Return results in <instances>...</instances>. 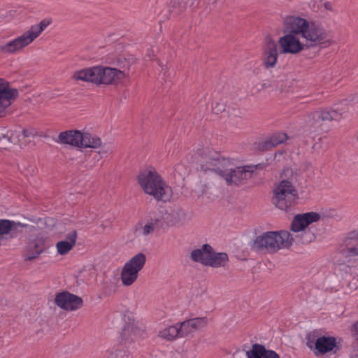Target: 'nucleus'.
Masks as SVG:
<instances>
[{"instance_id":"2","label":"nucleus","mask_w":358,"mask_h":358,"mask_svg":"<svg viewBox=\"0 0 358 358\" xmlns=\"http://www.w3.org/2000/svg\"><path fill=\"white\" fill-rule=\"evenodd\" d=\"M307 238H294L293 234L285 230L268 231L256 237L253 247L258 250L265 249L275 252L282 248H289L293 243H306Z\"/></svg>"},{"instance_id":"19","label":"nucleus","mask_w":358,"mask_h":358,"mask_svg":"<svg viewBox=\"0 0 358 358\" xmlns=\"http://www.w3.org/2000/svg\"><path fill=\"white\" fill-rule=\"evenodd\" d=\"M82 132L78 130H68L61 132L58 136L57 142L80 148L82 143Z\"/></svg>"},{"instance_id":"42","label":"nucleus","mask_w":358,"mask_h":358,"mask_svg":"<svg viewBox=\"0 0 358 358\" xmlns=\"http://www.w3.org/2000/svg\"><path fill=\"white\" fill-rule=\"evenodd\" d=\"M176 216H177V217H181L185 218V213L183 211H182V210H178V211H177V212L176 213Z\"/></svg>"},{"instance_id":"5","label":"nucleus","mask_w":358,"mask_h":358,"mask_svg":"<svg viewBox=\"0 0 358 358\" xmlns=\"http://www.w3.org/2000/svg\"><path fill=\"white\" fill-rule=\"evenodd\" d=\"M224 169L220 171L218 175L222 177L228 185H238L247 180L252 176V173L257 169H262V164L255 166H238L232 168L229 159L228 163L224 166Z\"/></svg>"},{"instance_id":"41","label":"nucleus","mask_w":358,"mask_h":358,"mask_svg":"<svg viewBox=\"0 0 358 358\" xmlns=\"http://www.w3.org/2000/svg\"><path fill=\"white\" fill-rule=\"evenodd\" d=\"M22 134H23L24 137H28V136L34 135V134L32 133L31 131H29V130H27V129H24L22 131Z\"/></svg>"},{"instance_id":"46","label":"nucleus","mask_w":358,"mask_h":358,"mask_svg":"<svg viewBox=\"0 0 358 358\" xmlns=\"http://www.w3.org/2000/svg\"><path fill=\"white\" fill-rule=\"evenodd\" d=\"M35 229V227H31V231L32 229Z\"/></svg>"},{"instance_id":"3","label":"nucleus","mask_w":358,"mask_h":358,"mask_svg":"<svg viewBox=\"0 0 358 358\" xmlns=\"http://www.w3.org/2000/svg\"><path fill=\"white\" fill-rule=\"evenodd\" d=\"M137 178L145 193L152 196L157 200L166 201L171 197V187L163 181L155 169L142 171Z\"/></svg>"},{"instance_id":"20","label":"nucleus","mask_w":358,"mask_h":358,"mask_svg":"<svg viewBox=\"0 0 358 358\" xmlns=\"http://www.w3.org/2000/svg\"><path fill=\"white\" fill-rule=\"evenodd\" d=\"M78 233L76 230H71L66 236V239L59 241L56 244L57 252L61 255L67 254L75 246Z\"/></svg>"},{"instance_id":"39","label":"nucleus","mask_w":358,"mask_h":358,"mask_svg":"<svg viewBox=\"0 0 358 358\" xmlns=\"http://www.w3.org/2000/svg\"><path fill=\"white\" fill-rule=\"evenodd\" d=\"M224 110L223 106L217 103L216 106L213 107V110L215 113H220L222 112Z\"/></svg>"},{"instance_id":"4","label":"nucleus","mask_w":358,"mask_h":358,"mask_svg":"<svg viewBox=\"0 0 358 358\" xmlns=\"http://www.w3.org/2000/svg\"><path fill=\"white\" fill-rule=\"evenodd\" d=\"M50 19H43L38 24L32 25L28 30L15 39L0 45V52L12 55L22 50L31 44L51 24Z\"/></svg>"},{"instance_id":"15","label":"nucleus","mask_w":358,"mask_h":358,"mask_svg":"<svg viewBox=\"0 0 358 358\" xmlns=\"http://www.w3.org/2000/svg\"><path fill=\"white\" fill-rule=\"evenodd\" d=\"M29 227L27 224L15 222L13 220H0V246L3 241H6L8 237L14 238L17 232H21L20 228Z\"/></svg>"},{"instance_id":"27","label":"nucleus","mask_w":358,"mask_h":358,"mask_svg":"<svg viewBox=\"0 0 358 358\" xmlns=\"http://www.w3.org/2000/svg\"><path fill=\"white\" fill-rule=\"evenodd\" d=\"M286 139L287 135L285 134H274L268 140L264 141L263 148L266 150L270 149L283 143Z\"/></svg>"},{"instance_id":"13","label":"nucleus","mask_w":358,"mask_h":358,"mask_svg":"<svg viewBox=\"0 0 358 358\" xmlns=\"http://www.w3.org/2000/svg\"><path fill=\"white\" fill-rule=\"evenodd\" d=\"M55 303L58 307L66 311H73L83 306L82 298L67 291L57 293Z\"/></svg>"},{"instance_id":"24","label":"nucleus","mask_w":358,"mask_h":358,"mask_svg":"<svg viewBox=\"0 0 358 358\" xmlns=\"http://www.w3.org/2000/svg\"><path fill=\"white\" fill-rule=\"evenodd\" d=\"M141 329L138 327L137 324L134 320H129L127 324L124 326L121 336L126 341H131L136 339L140 334Z\"/></svg>"},{"instance_id":"29","label":"nucleus","mask_w":358,"mask_h":358,"mask_svg":"<svg viewBox=\"0 0 358 358\" xmlns=\"http://www.w3.org/2000/svg\"><path fill=\"white\" fill-rule=\"evenodd\" d=\"M199 0H171L173 6L178 7L181 10L186 8L196 6L199 4Z\"/></svg>"},{"instance_id":"22","label":"nucleus","mask_w":358,"mask_h":358,"mask_svg":"<svg viewBox=\"0 0 358 358\" xmlns=\"http://www.w3.org/2000/svg\"><path fill=\"white\" fill-rule=\"evenodd\" d=\"M182 328H180V322H178L174 325L169 326L159 331L158 336L167 341H173L176 338H184L182 336Z\"/></svg>"},{"instance_id":"35","label":"nucleus","mask_w":358,"mask_h":358,"mask_svg":"<svg viewBox=\"0 0 358 358\" xmlns=\"http://www.w3.org/2000/svg\"><path fill=\"white\" fill-rule=\"evenodd\" d=\"M125 352L122 350H116L112 352L108 358H124Z\"/></svg>"},{"instance_id":"9","label":"nucleus","mask_w":358,"mask_h":358,"mask_svg":"<svg viewBox=\"0 0 358 358\" xmlns=\"http://www.w3.org/2000/svg\"><path fill=\"white\" fill-rule=\"evenodd\" d=\"M196 163L200 165L202 171H213L218 174L228 163V159L221 157L220 154L213 150L205 148L197 153Z\"/></svg>"},{"instance_id":"30","label":"nucleus","mask_w":358,"mask_h":358,"mask_svg":"<svg viewBox=\"0 0 358 358\" xmlns=\"http://www.w3.org/2000/svg\"><path fill=\"white\" fill-rule=\"evenodd\" d=\"M100 73V66H96L88 68L89 82L94 83L96 85H99Z\"/></svg>"},{"instance_id":"33","label":"nucleus","mask_w":358,"mask_h":358,"mask_svg":"<svg viewBox=\"0 0 358 358\" xmlns=\"http://www.w3.org/2000/svg\"><path fill=\"white\" fill-rule=\"evenodd\" d=\"M155 225L153 223H148L145 225H144L141 229V233L143 236H148L152 233H153L155 230Z\"/></svg>"},{"instance_id":"12","label":"nucleus","mask_w":358,"mask_h":358,"mask_svg":"<svg viewBox=\"0 0 358 358\" xmlns=\"http://www.w3.org/2000/svg\"><path fill=\"white\" fill-rule=\"evenodd\" d=\"M321 215L315 212H309L295 215L291 224V229L293 232H301V234L300 236L293 235L294 238H307L309 240L308 243L310 242L313 235L309 230L306 231V228L309 224L319 221Z\"/></svg>"},{"instance_id":"32","label":"nucleus","mask_w":358,"mask_h":358,"mask_svg":"<svg viewBox=\"0 0 358 358\" xmlns=\"http://www.w3.org/2000/svg\"><path fill=\"white\" fill-rule=\"evenodd\" d=\"M72 78L75 80L89 82L88 68L75 71L72 76Z\"/></svg>"},{"instance_id":"10","label":"nucleus","mask_w":358,"mask_h":358,"mask_svg":"<svg viewBox=\"0 0 358 358\" xmlns=\"http://www.w3.org/2000/svg\"><path fill=\"white\" fill-rule=\"evenodd\" d=\"M145 255L139 252L126 262L121 271V280L124 286L131 285L138 278L139 271L145 264Z\"/></svg>"},{"instance_id":"38","label":"nucleus","mask_w":358,"mask_h":358,"mask_svg":"<svg viewBox=\"0 0 358 358\" xmlns=\"http://www.w3.org/2000/svg\"><path fill=\"white\" fill-rule=\"evenodd\" d=\"M265 86V84L258 83L255 85L251 90V92L252 94L257 93L260 90H262Z\"/></svg>"},{"instance_id":"28","label":"nucleus","mask_w":358,"mask_h":358,"mask_svg":"<svg viewBox=\"0 0 358 358\" xmlns=\"http://www.w3.org/2000/svg\"><path fill=\"white\" fill-rule=\"evenodd\" d=\"M265 352L264 345L255 343L252 345L250 350L246 352V355L247 358H263Z\"/></svg>"},{"instance_id":"43","label":"nucleus","mask_w":358,"mask_h":358,"mask_svg":"<svg viewBox=\"0 0 358 358\" xmlns=\"http://www.w3.org/2000/svg\"><path fill=\"white\" fill-rule=\"evenodd\" d=\"M324 8H325L326 9H327V10H332V8H331V3H330V2H325V3H324Z\"/></svg>"},{"instance_id":"25","label":"nucleus","mask_w":358,"mask_h":358,"mask_svg":"<svg viewBox=\"0 0 358 358\" xmlns=\"http://www.w3.org/2000/svg\"><path fill=\"white\" fill-rule=\"evenodd\" d=\"M82 143L80 148H99L102 146L101 139L96 135L90 133L82 134Z\"/></svg>"},{"instance_id":"8","label":"nucleus","mask_w":358,"mask_h":358,"mask_svg":"<svg viewBox=\"0 0 358 358\" xmlns=\"http://www.w3.org/2000/svg\"><path fill=\"white\" fill-rule=\"evenodd\" d=\"M358 256V232L349 233L333 256L334 264L343 265Z\"/></svg>"},{"instance_id":"34","label":"nucleus","mask_w":358,"mask_h":358,"mask_svg":"<svg viewBox=\"0 0 358 358\" xmlns=\"http://www.w3.org/2000/svg\"><path fill=\"white\" fill-rule=\"evenodd\" d=\"M348 287L351 292L358 288V269L357 270L356 276L353 277L348 282Z\"/></svg>"},{"instance_id":"16","label":"nucleus","mask_w":358,"mask_h":358,"mask_svg":"<svg viewBox=\"0 0 358 358\" xmlns=\"http://www.w3.org/2000/svg\"><path fill=\"white\" fill-rule=\"evenodd\" d=\"M44 250V239L42 237L30 238L24 247L22 257L26 261H31L38 257Z\"/></svg>"},{"instance_id":"1","label":"nucleus","mask_w":358,"mask_h":358,"mask_svg":"<svg viewBox=\"0 0 358 358\" xmlns=\"http://www.w3.org/2000/svg\"><path fill=\"white\" fill-rule=\"evenodd\" d=\"M283 32L285 35L278 39L282 54L297 55L310 48L331 44L329 34L324 27L298 16L284 18Z\"/></svg>"},{"instance_id":"40","label":"nucleus","mask_w":358,"mask_h":358,"mask_svg":"<svg viewBox=\"0 0 358 358\" xmlns=\"http://www.w3.org/2000/svg\"><path fill=\"white\" fill-rule=\"evenodd\" d=\"M110 152H111L110 149L108 148H105L104 147H103L102 149L99 151V154L105 155H106L107 154H108Z\"/></svg>"},{"instance_id":"44","label":"nucleus","mask_w":358,"mask_h":358,"mask_svg":"<svg viewBox=\"0 0 358 358\" xmlns=\"http://www.w3.org/2000/svg\"><path fill=\"white\" fill-rule=\"evenodd\" d=\"M2 136L3 138H7L8 141H10V137L8 136V132L6 135L3 134Z\"/></svg>"},{"instance_id":"37","label":"nucleus","mask_w":358,"mask_h":358,"mask_svg":"<svg viewBox=\"0 0 358 358\" xmlns=\"http://www.w3.org/2000/svg\"><path fill=\"white\" fill-rule=\"evenodd\" d=\"M352 335L357 341H358V321L352 325Z\"/></svg>"},{"instance_id":"26","label":"nucleus","mask_w":358,"mask_h":358,"mask_svg":"<svg viewBox=\"0 0 358 358\" xmlns=\"http://www.w3.org/2000/svg\"><path fill=\"white\" fill-rule=\"evenodd\" d=\"M336 339L330 336H320L317 340V350L321 353H326L336 346Z\"/></svg>"},{"instance_id":"31","label":"nucleus","mask_w":358,"mask_h":358,"mask_svg":"<svg viewBox=\"0 0 358 358\" xmlns=\"http://www.w3.org/2000/svg\"><path fill=\"white\" fill-rule=\"evenodd\" d=\"M319 337L317 331L310 332L306 337V345L310 349L317 350V340L319 339Z\"/></svg>"},{"instance_id":"17","label":"nucleus","mask_w":358,"mask_h":358,"mask_svg":"<svg viewBox=\"0 0 358 358\" xmlns=\"http://www.w3.org/2000/svg\"><path fill=\"white\" fill-rule=\"evenodd\" d=\"M17 96V90L10 88L8 82L0 78V113L11 104Z\"/></svg>"},{"instance_id":"6","label":"nucleus","mask_w":358,"mask_h":358,"mask_svg":"<svg viewBox=\"0 0 358 358\" xmlns=\"http://www.w3.org/2000/svg\"><path fill=\"white\" fill-rule=\"evenodd\" d=\"M297 199V190L292 182L283 180L273 189L272 203L279 209L286 210Z\"/></svg>"},{"instance_id":"11","label":"nucleus","mask_w":358,"mask_h":358,"mask_svg":"<svg viewBox=\"0 0 358 358\" xmlns=\"http://www.w3.org/2000/svg\"><path fill=\"white\" fill-rule=\"evenodd\" d=\"M117 65L119 69L100 66L99 85H116L126 77L129 62L124 58H118Z\"/></svg>"},{"instance_id":"23","label":"nucleus","mask_w":358,"mask_h":358,"mask_svg":"<svg viewBox=\"0 0 358 358\" xmlns=\"http://www.w3.org/2000/svg\"><path fill=\"white\" fill-rule=\"evenodd\" d=\"M212 247L208 244H204L201 248L192 250L190 257L192 261L201 263L202 265L206 266L208 258L210 257Z\"/></svg>"},{"instance_id":"18","label":"nucleus","mask_w":358,"mask_h":358,"mask_svg":"<svg viewBox=\"0 0 358 358\" xmlns=\"http://www.w3.org/2000/svg\"><path fill=\"white\" fill-rule=\"evenodd\" d=\"M208 324V319L207 317H198L186 320L180 322V328H182V336L185 337L188 335L205 329Z\"/></svg>"},{"instance_id":"45","label":"nucleus","mask_w":358,"mask_h":358,"mask_svg":"<svg viewBox=\"0 0 358 358\" xmlns=\"http://www.w3.org/2000/svg\"><path fill=\"white\" fill-rule=\"evenodd\" d=\"M352 358H358V352H356L353 356Z\"/></svg>"},{"instance_id":"14","label":"nucleus","mask_w":358,"mask_h":358,"mask_svg":"<svg viewBox=\"0 0 358 358\" xmlns=\"http://www.w3.org/2000/svg\"><path fill=\"white\" fill-rule=\"evenodd\" d=\"M278 57L277 44L271 37L265 39V44L262 48V65L266 69L275 66Z\"/></svg>"},{"instance_id":"7","label":"nucleus","mask_w":358,"mask_h":358,"mask_svg":"<svg viewBox=\"0 0 358 358\" xmlns=\"http://www.w3.org/2000/svg\"><path fill=\"white\" fill-rule=\"evenodd\" d=\"M342 118V113L334 109H325L314 111L306 115L303 128L307 132L317 131L324 122L338 121Z\"/></svg>"},{"instance_id":"21","label":"nucleus","mask_w":358,"mask_h":358,"mask_svg":"<svg viewBox=\"0 0 358 358\" xmlns=\"http://www.w3.org/2000/svg\"><path fill=\"white\" fill-rule=\"evenodd\" d=\"M229 262V257L225 252H215L212 248L210 257L208 258L206 266L213 268L224 267Z\"/></svg>"},{"instance_id":"36","label":"nucleus","mask_w":358,"mask_h":358,"mask_svg":"<svg viewBox=\"0 0 358 358\" xmlns=\"http://www.w3.org/2000/svg\"><path fill=\"white\" fill-rule=\"evenodd\" d=\"M263 358H280V356L275 351L266 349Z\"/></svg>"}]
</instances>
